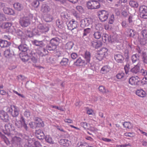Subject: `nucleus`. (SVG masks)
Here are the masks:
<instances>
[{
    "label": "nucleus",
    "mask_w": 147,
    "mask_h": 147,
    "mask_svg": "<svg viewBox=\"0 0 147 147\" xmlns=\"http://www.w3.org/2000/svg\"><path fill=\"white\" fill-rule=\"evenodd\" d=\"M108 49L105 48H102L100 50L98 51L99 53H100V55H102L104 57L107 54Z\"/></svg>",
    "instance_id": "nucleus-33"
},
{
    "label": "nucleus",
    "mask_w": 147,
    "mask_h": 147,
    "mask_svg": "<svg viewBox=\"0 0 147 147\" xmlns=\"http://www.w3.org/2000/svg\"><path fill=\"white\" fill-rule=\"evenodd\" d=\"M98 16L99 19L101 22H105L109 16V13L105 10L99 11L98 12Z\"/></svg>",
    "instance_id": "nucleus-5"
},
{
    "label": "nucleus",
    "mask_w": 147,
    "mask_h": 147,
    "mask_svg": "<svg viewBox=\"0 0 147 147\" xmlns=\"http://www.w3.org/2000/svg\"><path fill=\"white\" fill-rule=\"evenodd\" d=\"M34 44L37 46H39L40 47H44L45 44H44L42 41H38L35 40L34 41Z\"/></svg>",
    "instance_id": "nucleus-35"
},
{
    "label": "nucleus",
    "mask_w": 147,
    "mask_h": 147,
    "mask_svg": "<svg viewBox=\"0 0 147 147\" xmlns=\"http://www.w3.org/2000/svg\"><path fill=\"white\" fill-rule=\"evenodd\" d=\"M74 45V44L73 42H69L66 44L65 47L66 49L70 50L72 48Z\"/></svg>",
    "instance_id": "nucleus-43"
},
{
    "label": "nucleus",
    "mask_w": 147,
    "mask_h": 147,
    "mask_svg": "<svg viewBox=\"0 0 147 147\" xmlns=\"http://www.w3.org/2000/svg\"><path fill=\"white\" fill-rule=\"evenodd\" d=\"M7 19L3 13H0V21H5Z\"/></svg>",
    "instance_id": "nucleus-48"
},
{
    "label": "nucleus",
    "mask_w": 147,
    "mask_h": 147,
    "mask_svg": "<svg viewBox=\"0 0 147 147\" xmlns=\"http://www.w3.org/2000/svg\"><path fill=\"white\" fill-rule=\"evenodd\" d=\"M34 144V145H39L40 142L35 141L34 139H30L28 140L27 142L25 144L24 147H33L32 144Z\"/></svg>",
    "instance_id": "nucleus-10"
},
{
    "label": "nucleus",
    "mask_w": 147,
    "mask_h": 147,
    "mask_svg": "<svg viewBox=\"0 0 147 147\" xmlns=\"http://www.w3.org/2000/svg\"><path fill=\"white\" fill-rule=\"evenodd\" d=\"M34 120L35 121V124H36V127H43L44 126V123L41 119L37 117H34Z\"/></svg>",
    "instance_id": "nucleus-11"
},
{
    "label": "nucleus",
    "mask_w": 147,
    "mask_h": 147,
    "mask_svg": "<svg viewBox=\"0 0 147 147\" xmlns=\"http://www.w3.org/2000/svg\"><path fill=\"white\" fill-rule=\"evenodd\" d=\"M61 40L57 37L52 38L50 40V42L46 46V49L49 51H54L59 43Z\"/></svg>",
    "instance_id": "nucleus-2"
},
{
    "label": "nucleus",
    "mask_w": 147,
    "mask_h": 147,
    "mask_svg": "<svg viewBox=\"0 0 147 147\" xmlns=\"http://www.w3.org/2000/svg\"><path fill=\"white\" fill-rule=\"evenodd\" d=\"M9 111L11 113L13 117H16L19 114V109L18 107L15 105H11V109L9 110Z\"/></svg>",
    "instance_id": "nucleus-6"
},
{
    "label": "nucleus",
    "mask_w": 147,
    "mask_h": 147,
    "mask_svg": "<svg viewBox=\"0 0 147 147\" xmlns=\"http://www.w3.org/2000/svg\"><path fill=\"white\" fill-rule=\"evenodd\" d=\"M94 37L97 39H99L102 36L101 32L99 31H97L94 32L93 34Z\"/></svg>",
    "instance_id": "nucleus-40"
},
{
    "label": "nucleus",
    "mask_w": 147,
    "mask_h": 147,
    "mask_svg": "<svg viewBox=\"0 0 147 147\" xmlns=\"http://www.w3.org/2000/svg\"><path fill=\"white\" fill-rule=\"evenodd\" d=\"M32 5L35 8H37L39 5V2L38 1L35 0L32 3Z\"/></svg>",
    "instance_id": "nucleus-53"
},
{
    "label": "nucleus",
    "mask_w": 147,
    "mask_h": 147,
    "mask_svg": "<svg viewBox=\"0 0 147 147\" xmlns=\"http://www.w3.org/2000/svg\"><path fill=\"white\" fill-rule=\"evenodd\" d=\"M123 125L124 127L129 129L131 126V123L129 122H125L123 123Z\"/></svg>",
    "instance_id": "nucleus-59"
},
{
    "label": "nucleus",
    "mask_w": 147,
    "mask_h": 147,
    "mask_svg": "<svg viewBox=\"0 0 147 147\" xmlns=\"http://www.w3.org/2000/svg\"><path fill=\"white\" fill-rule=\"evenodd\" d=\"M109 38V35L107 34H104L102 36V40L103 42H105L107 41H108V38Z\"/></svg>",
    "instance_id": "nucleus-51"
},
{
    "label": "nucleus",
    "mask_w": 147,
    "mask_h": 147,
    "mask_svg": "<svg viewBox=\"0 0 147 147\" xmlns=\"http://www.w3.org/2000/svg\"><path fill=\"white\" fill-rule=\"evenodd\" d=\"M114 58L117 63H123L124 58L123 56L121 54H115Z\"/></svg>",
    "instance_id": "nucleus-12"
},
{
    "label": "nucleus",
    "mask_w": 147,
    "mask_h": 147,
    "mask_svg": "<svg viewBox=\"0 0 147 147\" xmlns=\"http://www.w3.org/2000/svg\"><path fill=\"white\" fill-rule=\"evenodd\" d=\"M18 54L17 48L13 47L5 50L4 52V55L5 57L10 58Z\"/></svg>",
    "instance_id": "nucleus-3"
},
{
    "label": "nucleus",
    "mask_w": 147,
    "mask_h": 147,
    "mask_svg": "<svg viewBox=\"0 0 147 147\" xmlns=\"http://www.w3.org/2000/svg\"><path fill=\"white\" fill-rule=\"evenodd\" d=\"M45 140L47 142L50 143H53V141L51 138L49 136H46L45 138Z\"/></svg>",
    "instance_id": "nucleus-52"
},
{
    "label": "nucleus",
    "mask_w": 147,
    "mask_h": 147,
    "mask_svg": "<svg viewBox=\"0 0 147 147\" xmlns=\"http://www.w3.org/2000/svg\"><path fill=\"white\" fill-rule=\"evenodd\" d=\"M16 33L17 35L20 37H22L23 36L24 34L20 29H18L16 31Z\"/></svg>",
    "instance_id": "nucleus-54"
},
{
    "label": "nucleus",
    "mask_w": 147,
    "mask_h": 147,
    "mask_svg": "<svg viewBox=\"0 0 147 147\" xmlns=\"http://www.w3.org/2000/svg\"><path fill=\"white\" fill-rule=\"evenodd\" d=\"M36 136L40 140L42 139L45 138V134L43 131L40 129L36 130Z\"/></svg>",
    "instance_id": "nucleus-18"
},
{
    "label": "nucleus",
    "mask_w": 147,
    "mask_h": 147,
    "mask_svg": "<svg viewBox=\"0 0 147 147\" xmlns=\"http://www.w3.org/2000/svg\"><path fill=\"white\" fill-rule=\"evenodd\" d=\"M129 3L131 7L134 8H137L139 5L138 3L134 0L130 1Z\"/></svg>",
    "instance_id": "nucleus-36"
},
{
    "label": "nucleus",
    "mask_w": 147,
    "mask_h": 147,
    "mask_svg": "<svg viewBox=\"0 0 147 147\" xmlns=\"http://www.w3.org/2000/svg\"><path fill=\"white\" fill-rule=\"evenodd\" d=\"M124 76V74L123 73H121L118 74L116 75V77L118 79H121L123 78Z\"/></svg>",
    "instance_id": "nucleus-57"
},
{
    "label": "nucleus",
    "mask_w": 147,
    "mask_h": 147,
    "mask_svg": "<svg viewBox=\"0 0 147 147\" xmlns=\"http://www.w3.org/2000/svg\"><path fill=\"white\" fill-rule=\"evenodd\" d=\"M94 57L100 61L104 57L100 55V54L98 52H97L95 53Z\"/></svg>",
    "instance_id": "nucleus-41"
},
{
    "label": "nucleus",
    "mask_w": 147,
    "mask_h": 147,
    "mask_svg": "<svg viewBox=\"0 0 147 147\" xmlns=\"http://www.w3.org/2000/svg\"><path fill=\"white\" fill-rule=\"evenodd\" d=\"M74 64L77 66H84L86 64V63L84 60H82L80 57L74 62Z\"/></svg>",
    "instance_id": "nucleus-20"
},
{
    "label": "nucleus",
    "mask_w": 147,
    "mask_h": 147,
    "mask_svg": "<svg viewBox=\"0 0 147 147\" xmlns=\"http://www.w3.org/2000/svg\"><path fill=\"white\" fill-rule=\"evenodd\" d=\"M28 48V47L26 45L22 43L18 47L17 49L20 51L28 53H29L28 51H30L29 50Z\"/></svg>",
    "instance_id": "nucleus-13"
},
{
    "label": "nucleus",
    "mask_w": 147,
    "mask_h": 147,
    "mask_svg": "<svg viewBox=\"0 0 147 147\" xmlns=\"http://www.w3.org/2000/svg\"><path fill=\"white\" fill-rule=\"evenodd\" d=\"M139 55L137 54L133 55L131 57L133 63L135 64H140L139 62Z\"/></svg>",
    "instance_id": "nucleus-16"
},
{
    "label": "nucleus",
    "mask_w": 147,
    "mask_h": 147,
    "mask_svg": "<svg viewBox=\"0 0 147 147\" xmlns=\"http://www.w3.org/2000/svg\"><path fill=\"white\" fill-rule=\"evenodd\" d=\"M90 31L91 29L89 28L84 30L82 38L85 41L88 40V35L90 32Z\"/></svg>",
    "instance_id": "nucleus-17"
},
{
    "label": "nucleus",
    "mask_w": 147,
    "mask_h": 147,
    "mask_svg": "<svg viewBox=\"0 0 147 147\" xmlns=\"http://www.w3.org/2000/svg\"><path fill=\"white\" fill-rule=\"evenodd\" d=\"M124 56L125 57L127 61L129 59V57L128 55V51L127 50H125L124 52Z\"/></svg>",
    "instance_id": "nucleus-61"
},
{
    "label": "nucleus",
    "mask_w": 147,
    "mask_h": 147,
    "mask_svg": "<svg viewBox=\"0 0 147 147\" xmlns=\"http://www.w3.org/2000/svg\"><path fill=\"white\" fill-rule=\"evenodd\" d=\"M30 55L29 53H26V55H23L21 58V59L23 62L27 61L29 59Z\"/></svg>",
    "instance_id": "nucleus-38"
},
{
    "label": "nucleus",
    "mask_w": 147,
    "mask_h": 147,
    "mask_svg": "<svg viewBox=\"0 0 147 147\" xmlns=\"http://www.w3.org/2000/svg\"><path fill=\"white\" fill-rule=\"evenodd\" d=\"M56 24L58 28L61 29H63L65 27V24H66L67 23H65V22L62 20L58 19L56 21Z\"/></svg>",
    "instance_id": "nucleus-21"
},
{
    "label": "nucleus",
    "mask_w": 147,
    "mask_h": 147,
    "mask_svg": "<svg viewBox=\"0 0 147 147\" xmlns=\"http://www.w3.org/2000/svg\"><path fill=\"white\" fill-rule=\"evenodd\" d=\"M140 64H137L132 68L131 69L130 71L133 74H139V72H140Z\"/></svg>",
    "instance_id": "nucleus-22"
},
{
    "label": "nucleus",
    "mask_w": 147,
    "mask_h": 147,
    "mask_svg": "<svg viewBox=\"0 0 147 147\" xmlns=\"http://www.w3.org/2000/svg\"><path fill=\"white\" fill-rule=\"evenodd\" d=\"M110 67L108 65H105L103 66L101 69V71L103 74H106L110 70Z\"/></svg>",
    "instance_id": "nucleus-32"
},
{
    "label": "nucleus",
    "mask_w": 147,
    "mask_h": 147,
    "mask_svg": "<svg viewBox=\"0 0 147 147\" xmlns=\"http://www.w3.org/2000/svg\"><path fill=\"white\" fill-rule=\"evenodd\" d=\"M13 7L16 10L18 11H21L24 8L23 5L18 2L14 3L13 4Z\"/></svg>",
    "instance_id": "nucleus-28"
},
{
    "label": "nucleus",
    "mask_w": 147,
    "mask_h": 147,
    "mask_svg": "<svg viewBox=\"0 0 147 147\" xmlns=\"http://www.w3.org/2000/svg\"><path fill=\"white\" fill-rule=\"evenodd\" d=\"M139 12L140 15L143 13H147V7L145 5H142L139 7Z\"/></svg>",
    "instance_id": "nucleus-26"
},
{
    "label": "nucleus",
    "mask_w": 147,
    "mask_h": 147,
    "mask_svg": "<svg viewBox=\"0 0 147 147\" xmlns=\"http://www.w3.org/2000/svg\"><path fill=\"white\" fill-rule=\"evenodd\" d=\"M142 59L144 63H147V55L146 53L142 52Z\"/></svg>",
    "instance_id": "nucleus-44"
},
{
    "label": "nucleus",
    "mask_w": 147,
    "mask_h": 147,
    "mask_svg": "<svg viewBox=\"0 0 147 147\" xmlns=\"http://www.w3.org/2000/svg\"><path fill=\"white\" fill-rule=\"evenodd\" d=\"M113 37V36H112L110 35V36H109V38H108V41L111 42H113L114 40V39Z\"/></svg>",
    "instance_id": "nucleus-63"
},
{
    "label": "nucleus",
    "mask_w": 147,
    "mask_h": 147,
    "mask_svg": "<svg viewBox=\"0 0 147 147\" xmlns=\"http://www.w3.org/2000/svg\"><path fill=\"white\" fill-rule=\"evenodd\" d=\"M31 113L29 110H26L24 113V115L27 118H28L30 116Z\"/></svg>",
    "instance_id": "nucleus-47"
},
{
    "label": "nucleus",
    "mask_w": 147,
    "mask_h": 147,
    "mask_svg": "<svg viewBox=\"0 0 147 147\" xmlns=\"http://www.w3.org/2000/svg\"><path fill=\"white\" fill-rule=\"evenodd\" d=\"M139 74L140 75H142L144 76H147V71L146 70L142 69H141L140 72H139Z\"/></svg>",
    "instance_id": "nucleus-45"
},
{
    "label": "nucleus",
    "mask_w": 147,
    "mask_h": 147,
    "mask_svg": "<svg viewBox=\"0 0 147 147\" xmlns=\"http://www.w3.org/2000/svg\"><path fill=\"white\" fill-rule=\"evenodd\" d=\"M69 59L65 58H63L61 61L60 62V64L62 66H66L67 65Z\"/></svg>",
    "instance_id": "nucleus-39"
},
{
    "label": "nucleus",
    "mask_w": 147,
    "mask_h": 147,
    "mask_svg": "<svg viewBox=\"0 0 147 147\" xmlns=\"http://www.w3.org/2000/svg\"><path fill=\"white\" fill-rule=\"evenodd\" d=\"M141 34L145 40V39L147 37V30H142L141 32Z\"/></svg>",
    "instance_id": "nucleus-46"
},
{
    "label": "nucleus",
    "mask_w": 147,
    "mask_h": 147,
    "mask_svg": "<svg viewBox=\"0 0 147 147\" xmlns=\"http://www.w3.org/2000/svg\"><path fill=\"white\" fill-rule=\"evenodd\" d=\"M102 45V43L99 41L94 40L91 41L90 45L91 47L95 49H98Z\"/></svg>",
    "instance_id": "nucleus-14"
},
{
    "label": "nucleus",
    "mask_w": 147,
    "mask_h": 147,
    "mask_svg": "<svg viewBox=\"0 0 147 147\" xmlns=\"http://www.w3.org/2000/svg\"><path fill=\"white\" fill-rule=\"evenodd\" d=\"M76 9L79 11V12L82 13L83 11V9L82 7L80 6H78L76 7Z\"/></svg>",
    "instance_id": "nucleus-64"
},
{
    "label": "nucleus",
    "mask_w": 147,
    "mask_h": 147,
    "mask_svg": "<svg viewBox=\"0 0 147 147\" xmlns=\"http://www.w3.org/2000/svg\"><path fill=\"white\" fill-rule=\"evenodd\" d=\"M53 17L50 15H47L46 17L44 18V20L47 22H50L52 21Z\"/></svg>",
    "instance_id": "nucleus-42"
},
{
    "label": "nucleus",
    "mask_w": 147,
    "mask_h": 147,
    "mask_svg": "<svg viewBox=\"0 0 147 147\" xmlns=\"http://www.w3.org/2000/svg\"><path fill=\"white\" fill-rule=\"evenodd\" d=\"M26 35L30 38L32 37L33 36L32 32L28 30H27L26 31Z\"/></svg>",
    "instance_id": "nucleus-56"
},
{
    "label": "nucleus",
    "mask_w": 147,
    "mask_h": 147,
    "mask_svg": "<svg viewBox=\"0 0 147 147\" xmlns=\"http://www.w3.org/2000/svg\"><path fill=\"white\" fill-rule=\"evenodd\" d=\"M140 79L137 76L132 77L129 80V83L131 85H139L140 83Z\"/></svg>",
    "instance_id": "nucleus-8"
},
{
    "label": "nucleus",
    "mask_w": 147,
    "mask_h": 147,
    "mask_svg": "<svg viewBox=\"0 0 147 147\" xmlns=\"http://www.w3.org/2000/svg\"><path fill=\"white\" fill-rule=\"evenodd\" d=\"M11 44V43L10 42L0 39V47L2 48L9 47Z\"/></svg>",
    "instance_id": "nucleus-19"
},
{
    "label": "nucleus",
    "mask_w": 147,
    "mask_h": 147,
    "mask_svg": "<svg viewBox=\"0 0 147 147\" xmlns=\"http://www.w3.org/2000/svg\"><path fill=\"white\" fill-rule=\"evenodd\" d=\"M128 31L129 33V36L133 37L134 36L135 34L134 30L131 29H129L128 30Z\"/></svg>",
    "instance_id": "nucleus-49"
},
{
    "label": "nucleus",
    "mask_w": 147,
    "mask_h": 147,
    "mask_svg": "<svg viewBox=\"0 0 147 147\" xmlns=\"http://www.w3.org/2000/svg\"><path fill=\"white\" fill-rule=\"evenodd\" d=\"M8 117L6 113L3 111H0V118L4 122H7L8 121Z\"/></svg>",
    "instance_id": "nucleus-15"
},
{
    "label": "nucleus",
    "mask_w": 147,
    "mask_h": 147,
    "mask_svg": "<svg viewBox=\"0 0 147 147\" xmlns=\"http://www.w3.org/2000/svg\"><path fill=\"white\" fill-rule=\"evenodd\" d=\"M38 28V29L41 30L42 32H47L49 29L48 26L46 25L43 26L41 24H39Z\"/></svg>",
    "instance_id": "nucleus-25"
},
{
    "label": "nucleus",
    "mask_w": 147,
    "mask_h": 147,
    "mask_svg": "<svg viewBox=\"0 0 147 147\" xmlns=\"http://www.w3.org/2000/svg\"><path fill=\"white\" fill-rule=\"evenodd\" d=\"M31 61L34 63L37 62L38 59V53L33 51H28Z\"/></svg>",
    "instance_id": "nucleus-9"
},
{
    "label": "nucleus",
    "mask_w": 147,
    "mask_h": 147,
    "mask_svg": "<svg viewBox=\"0 0 147 147\" xmlns=\"http://www.w3.org/2000/svg\"><path fill=\"white\" fill-rule=\"evenodd\" d=\"M78 24L77 21H75L73 19L72 20L67 24L68 29L71 30L72 32H74L73 31L74 29L77 28Z\"/></svg>",
    "instance_id": "nucleus-7"
},
{
    "label": "nucleus",
    "mask_w": 147,
    "mask_h": 147,
    "mask_svg": "<svg viewBox=\"0 0 147 147\" xmlns=\"http://www.w3.org/2000/svg\"><path fill=\"white\" fill-rule=\"evenodd\" d=\"M90 23V21L89 19L87 18L82 20L81 22L80 26L82 28L88 26Z\"/></svg>",
    "instance_id": "nucleus-27"
},
{
    "label": "nucleus",
    "mask_w": 147,
    "mask_h": 147,
    "mask_svg": "<svg viewBox=\"0 0 147 147\" xmlns=\"http://www.w3.org/2000/svg\"><path fill=\"white\" fill-rule=\"evenodd\" d=\"M59 143L63 146L68 147L70 145L71 142L70 141L65 139H62L60 140Z\"/></svg>",
    "instance_id": "nucleus-24"
},
{
    "label": "nucleus",
    "mask_w": 147,
    "mask_h": 147,
    "mask_svg": "<svg viewBox=\"0 0 147 147\" xmlns=\"http://www.w3.org/2000/svg\"><path fill=\"white\" fill-rule=\"evenodd\" d=\"M61 16L62 20L66 22L68 19L69 17L67 13L65 12H62L61 14Z\"/></svg>",
    "instance_id": "nucleus-37"
},
{
    "label": "nucleus",
    "mask_w": 147,
    "mask_h": 147,
    "mask_svg": "<svg viewBox=\"0 0 147 147\" xmlns=\"http://www.w3.org/2000/svg\"><path fill=\"white\" fill-rule=\"evenodd\" d=\"M32 33L34 34V35H40V31H38L37 29L34 28L32 30Z\"/></svg>",
    "instance_id": "nucleus-58"
},
{
    "label": "nucleus",
    "mask_w": 147,
    "mask_h": 147,
    "mask_svg": "<svg viewBox=\"0 0 147 147\" xmlns=\"http://www.w3.org/2000/svg\"><path fill=\"white\" fill-rule=\"evenodd\" d=\"M91 57L90 53L89 51H86L84 54V59H85L86 64L90 63Z\"/></svg>",
    "instance_id": "nucleus-30"
},
{
    "label": "nucleus",
    "mask_w": 147,
    "mask_h": 147,
    "mask_svg": "<svg viewBox=\"0 0 147 147\" xmlns=\"http://www.w3.org/2000/svg\"><path fill=\"white\" fill-rule=\"evenodd\" d=\"M86 5L89 9H97L105 5L106 1L105 0H91L87 2Z\"/></svg>",
    "instance_id": "nucleus-1"
},
{
    "label": "nucleus",
    "mask_w": 147,
    "mask_h": 147,
    "mask_svg": "<svg viewBox=\"0 0 147 147\" xmlns=\"http://www.w3.org/2000/svg\"><path fill=\"white\" fill-rule=\"evenodd\" d=\"M5 129L9 130L10 132L11 131H14L15 129L14 126L10 123H8L5 124Z\"/></svg>",
    "instance_id": "nucleus-31"
},
{
    "label": "nucleus",
    "mask_w": 147,
    "mask_h": 147,
    "mask_svg": "<svg viewBox=\"0 0 147 147\" xmlns=\"http://www.w3.org/2000/svg\"><path fill=\"white\" fill-rule=\"evenodd\" d=\"M31 18L29 16H24L20 18L19 23L20 26L23 28L27 27L31 24Z\"/></svg>",
    "instance_id": "nucleus-4"
},
{
    "label": "nucleus",
    "mask_w": 147,
    "mask_h": 147,
    "mask_svg": "<svg viewBox=\"0 0 147 147\" xmlns=\"http://www.w3.org/2000/svg\"><path fill=\"white\" fill-rule=\"evenodd\" d=\"M78 147H88V145L86 143L80 142L78 143Z\"/></svg>",
    "instance_id": "nucleus-50"
},
{
    "label": "nucleus",
    "mask_w": 147,
    "mask_h": 147,
    "mask_svg": "<svg viewBox=\"0 0 147 147\" xmlns=\"http://www.w3.org/2000/svg\"><path fill=\"white\" fill-rule=\"evenodd\" d=\"M12 26L11 23L9 22L6 23L4 25V27L5 28L9 29Z\"/></svg>",
    "instance_id": "nucleus-62"
},
{
    "label": "nucleus",
    "mask_w": 147,
    "mask_h": 147,
    "mask_svg": "<svg viewBox=\"0 0 147 147\" xmlns=\"http://www.w3.org/2000/svg\"><path fill=\"white\" fill-rule=\"evenodd\" d=\"M129 66V64H127L124 67V69L126 74H127L129 71L130 69Z\"/></svg>",
    "instance_id": "nucleus-55"
},
{
    "label": "nucleus",
    "mask_w": 147,
    "mask_h": 147,
    "mask_svg": "<svg viewBox=\"0 0 147 147\" xmlns=\"http://www.w3.org/2000/svg\"><path fill=\"white\" fill-rule=\"evenodd\" d=\"M4 12L7 14L13 15L14 14V12L12 9L7 7H4L3 9Z\"/></svg>",
    "instance_id": "nucleus-23"
},
{
    "label": "nucleus",
    "mask_w": 147,
    "mask_h": 147,
    "mask_svg": "<svg viewBox=\"0 0 147 147\" xmlns=\"http://www.w3.org/2000/svg\"><path fill=\"white\" fill-rule=\"evenodd\" d=\"M114 20V16L113 14H112L110 18L109 19V23L110 24H113Z\"/></svg>",
    "instance_id": "nucleus-60"
},
{
    "label": "nucleus",
    "mask_w": 147,
    "mask_h": 147,
    "mask_svg": "<svg viewBox=\"0 0 147 147\" xmlns=\"http://www.w3.org/2000/svg\"><path fill=\"white\" fill-rule=\"evenodd\" d=\"M136 94L139 96L143 98L145 96L146 93L143 90L138 89L136 91Z\"/></svg>",
    "instance_id": "nucleus-29"
},
{
    "label": "nucleus",
    "mask_w": 147,
    "mask_h": 147,
    "mask_svg": "<svg viewBox=\"0 0 147 147\" xmlns=\"http://www.w3.org/2000/svg\"><path fill=\"white\" fill-rule=\"evenodd\" d=\"M50 10L49 7L45 4L43 5L41 7V11L43 12H47Z\"/></svg>",
    "instance_id": "nucleus-34"
}]
</instances>
